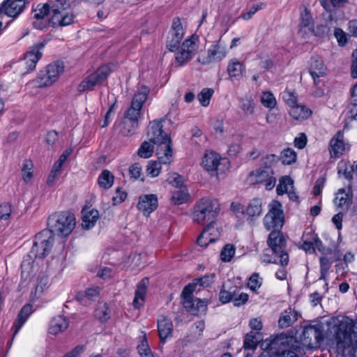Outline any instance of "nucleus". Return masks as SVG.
<instances>
[{"label": "nucleus", "instance_id": "e433bc0d", "mask_svg": "<svg viewBox=\"0 0 357 357\" xmlns=\"http://www.w3.org/2000/svg\"><path fill=\"white\" fill-rule=\"evenodd\" d=\"M188 199L189 194L187 188H181L172 192V202L175 205L185 203Z\"/></svg>", "mask_w": 357, "mask_h": 357}, {"label": "nucleus", "instance_id": "dca6fc26", "mask_svg": "<svg viewBox=\"0 0 357 357\" xmlns=\"http://www.w3.org/2000/svg\"><path fill=\"white\" fill-rule=\"evenodd\" d=\"M27 0H6L2 3L0 10L8 17H17L25 8Z\"/></svg>", "mask_w": 357, "mask_h": 357}, {"label": "nucleus", "instance_id": "9d476101", "mask_svg": "<svg viewBox=\"0 0 357 357\" xmlns=\"http://www.w3.org/2000/svg\"><path fill=\"white\" fill-rule=\"evenodd\" d=\"M270 209L264 218V225L267 230H279L284 224V215L282 205L278 202H273Z\"/></svg>", "mask_w": 357, "mask_h": 357}, {"label": "nucleus", "instance_id": "aec40b11", "mask_svg": "<svg viewBox=\"0 0 357 357\" xmlns=\"http://www.w3.org/2000/svg\"><path fill=\"white\" fill-rule=\"evenodd\" d=\"M138 210L143 212L145 215H149L158 207V197L155 195H142L139 197L137 204Z\"/></svg>", "mask_w": 357, "mask_h": 357}, {"label": "nucleus", "instance_id": "0e129e2a", "mask_svg": "<svg viewBox=\"0 0 357 357\" xmlns=\"http://www.w3.org/2000/svg\"><path fill=\"white\" fill-rule=\"evenodd\" d=\"M344 192L345 190L344 188L340 189L335 199V202L339 207H342L349 202L348 195H344Z\"/></svg>", "mask_w": 357, "mask_h": 357}, {"label": "nucleus", "instance_id": "79ce46f5", "mask_svg": "<svg viewBox=\"0 0 357 357\" xmlns=\"http://www.w3.org/2000/svg\"><path fill=\"white\" fill-rule=\"evenodd\" d=\"M33 82L36 86L39 88L50 86L55 82L48 74L46 75L45 70L40 71L38 77Z\"/></svg>", "mask_w": 357, "mask_h": 357}, {"label": "nucleus", "instance_id": "20e7f679", "mask_svg": "<svg viewBox=\"0 0 357 357\" xmlns=\"http://www.w3.org/2000/svg\"><path fill=\"white\" fill-rule=\"evenodd\" d=\"M49 229L57 235L68 236L74 229L76 221L73 213L69 211H62L54 213L48 218Z\"/></svg>", "mask_w": 357, "mask_h": 357}, {"label": "nucleus", "instance_id": "a19ab883", "mask_svg": "<svg viewBox=\"0 0 357 357\" xmlns=\"http://www.w3.org/2000/svg\"><path fill=\"white\" fill-rule=\"evenodd\" d=\"M196 286L197 284H195V280H193L192 283H189L184 287L181 294L184 307H190V306H191L190 305L191 303L190 300L194 298L192 293L195 290Z\"/></svg>", "mask_w": 357, "mask_h": 357}, {"label": "nucleus", "instance_id": "bf43d9fd", "mask_svg": "<svg viewBox=\"0 0 357 357\" xmlns=\"http://www.w3.org/2000/svg\"><path fill=\"white\" fill-rule=\"evenodd\" d=\"M167 181L170 185L176 188V189L186 188V186L183 185V177L177 173L171 174L167 179Z\"/></svg>", "mask_w": 357, "mask_h": 357}, {"label": "nucleus", "instance_id": "7c9ffc66", "mask_svg": "<svg viewBox=\"0 0 357 357\" xmlns=\"http://www.w3.org/2000/svg\"><path fill=\"white\" fill-rule=\"evenodd\" d=\"M227 71L231 79L237 78L245 71V66L237 59H232L228 63Z\"/></svg>", "mask_w": 357, "mask_h": 357}, {"label": "nucleus", "instance_id": "bb28decb", "mask_svg": "<svg viewBox=\"0 0 357 357\" xmlns=\"http://www.w3.org/2000/svg\"><path fill=\"white\" fill-rule=\"evenodd\" d=\"M149 279L143 278L137 284L135 291V295L133 300V305L135 308H139L144 305L145 297L146 295L147 285Z\"/></svg>", "mask_w": 357, "mask_h": 357}, {"label": "nucleus", "instance_id": "864d4df0", "mask_svg": "<svg viewBox=\"0 0 357 357\" xmlns=\"http://www.w3.org/2000/svg\"><path fill=\"white\" fill-rule=\"evenodd\" d=\"M214 91L211 89L205 88L203 89L201 92L198 94V99L200 104L206 107L209 105L211 98L212 97Z\"/></svg>", "mask_w": 357, "mask_h": 357}, {"label": "nucleus", "instance_id": "052dcab7", "mask_svg": "<svg viewBox=\"0 0 357 357\" xmlns=\"http://www.w3.org/2000/svg\"><path fill=\"white\" fill-rule=\"evenodd\" d=\"M262 284V278L259 277V273H253L249 278L248 286L249 288L255 291L260 288Z\"/></svg>", "mask_w": 357, "mask_h": 357}, {"label": "nucleus", "instance_id": "f03ea898", "mask_svg": "<svg viewBox=\"0 0 357 357\" xmlns=\"http://www.w3.org/2000/svg\"><path fill=\"white\" fill-rule=\"evenodd\" d=\"M147 135L149 141L157 145L158 159L165 165L169 164L172 160V144L168 135L162 130V121H151L147 128Z\"/></svg>", "mask_w": 357, "mask_h": 357}, {"label": "nucleus", "instance_id": "f3484780", "mask_svg": "<svg viewBox=\"0 0 357 357\" xmlns=\"http://www.w3.org/2000/svg\"><path fill=\"white\" fill-rule=\"evenodd\" d=\"M51 14L50 22L54 27L68 26L74 22L75 17L70 8L60 11L56 8L55 12Z\"/></svg>", "mask_w": 357, "mask_h": 357}, {"label": "nucleus", "instance_id": "a211bd4d", "mask_svg": "<svg viewBox=\"0 0 357 357\" xmlns=\"http://www.w3.org/2000/svg\"><path fill=\"white\" fill-rule=\"evenodd\" d=\"M341 254L340 250L335 249H327L325 255L320 257V270L321 277L320 279H325L328 272L331 266V264L337 260H340Z\"/></svg>", "mask_w": 357, "mask_h": 357}, {"label": "nucleus", "instance_id": "7ed1b4c3", "mask_svg": "<svg viewBox=\"0 0 357 357\" xmlns=\"http://www.w3.org/2000/svg\"><path fill=\"white\" fill-rule=\"evenodd\" d=\"M218 201L210 197L200 199L195 205L193 220L199 225H213L219 213Z\"/></svg>", "mask_w": 357, "mask_h": 357}, {"label": "nucleus", "instance_id": "3c124183", "mask_svg": "<svg viewBox=\"0 0 357 357\" xmlns=\"http://www.w3.org/2000/svg\"><path fill=\"white\" fill-rule=\"evenodd\" d=\"M33 164L30 160H24L23 165L22 167V178L24 182L28 183L33 177Z\"/></svg>", "mask_w": 357, "mask_h": 357}, {"label": "nucleus", "instance_id": "b1692460", "mask_svg": "<svg viewBox=\"0 0 357 357\" xmlns=\"http://www.w3.org/2000/svg\"><path fill=\"white\" fill-rule=\"evenodd\" d=\"M221 157L215 152L206 153L203 158L202 165L208 172H216L220 165Z\"/></svg>", "mask_w": 357, "mask_h": 357}, {"label": "nucleus", "instance_id": "6e6552de", "mask_svg": "<svg viewBox=\"0 0 357 357\" xmlns=\"http://www.w3.org/2000/svg\"><path fill=\"white\" fill-rule=\"evenodd\" d=\"M267 244L273 254L280 258V264L285 266L289 262V255L285 251L286 240L279 230L271 231L268 235Z\"/></svg>", "mask_w": 357, "mask_h": 357}, {"label": "nucleus", "instance_id": "2eb2a0df", "mask_svg": "<svg viewBox=\"0 0 357 357\" xmlns=\"http://www.w3.org/2000/svg\"><path fill=\"white\" fill-rule=\"evenodd\" d=\"M44 43H38L31 46L26 52L24 60L27 66V73L35 70L38 61L42 56V50L45 47Z\"/></svg>", "mask_w": 357, "mask_h": 357}, {"label": "nucleus", "instance_id": "f8f14e48", "mask_svg": "<svg viewBox=\"0 0 357 357\" xmlns=\"http://www.w3.org/2000/svg\"><path fill=\"white\" fill-rule=\"evenodd\" d=\"M249 178L252 183L264 184L268 190H272L276 183V178L274 176L273 169H262L261 167L252 171L249 174Z\"/></svg>", "mask_w": 357, "mask_h": 357}, {"label": "nucleus", "instance_id": "ea45409f", "mask_svg": "<svg viewBox=\"0 0 357 357\" xmlns=\"http://www.w3.org/2000/svg\"><path fill=\"white\" fill-rule=\"evenodd\" d=\"M94 316L101 322H105L110 318L109 310L107 303H100L98 304Z\"/></svg>", "mask_w": 357, "mask_h": 357}, {"label": "nucleus", "instance_id": "393cba45", "mask_svg": "<svg viewBox=\"0 0 357 357\" xmlns=\"http://www.w3.org/2000/svg\"><path fill=\"white\" fill-rule=\"evenodd\" d=\"M158 331L160 338L162 342L171 337L173 331V324L170 319L162 316L158 321Z\"/></svg>", "mask_w": 357, "mask_h": 357}, {"label": "nucleus", "instance_id": "6ab92c4d", "mask_svg": "<svg viewBox=\"0 0 357 357\" xmlns=\"http://www.w3.org/2000/svg\"><path fill=\"white\" fill-rule=\"evenodd\" d=\"M327 68L322 60L319 56H312L310 61L309 73L312 76L314 84L317 85L319 80V78L326 75Z\"/></svg>", "mask_w": 357, "mask_h": 357}, {"label": "nucleus", "instance_id": "2f4dec72", "mask_svg": "<svg viewBox=\"0 0 357 357\" xmlns=\"http://www.w3.org/2000/svg\"><path fill=\"white\" fill-rule=\"evenodd\" d=\"M297 319L298 312L289 309V311L285 310L281 314L278 320V324L280 328H285L293 324Z\"/></svg>", "mask_w": 357, "mask_h": 357}, {"label": "nucleus", "instance_id": "0eeeda50", "mask_svg": "<svg viewBox=\"0 0 357 357\" xmlns=\"http://www.w3.org/2000/svg\"><path fill=\"white\" fill-rule=\"evenodd\" d=\"M54 239V235L48 229L38 233L35 236L31 253L34 255L36 258L45 257L50 253Z\"/></svg>", "mask_w": 357, "mask_h": 357}, {"label": "nucleus", "instance_id": "8fccbe9b", "mask_svg": "<svg viewBox=\"0 0 357 357\" xmlns=\"http://www.w3.org/2000/svg\"><path fill=\"white\" fill-rule=\"evenodd\" d=\"M280 158L283 164L291 165L296 161V153L290 148L284 149L280 155Z\"/></svg>", "mask_w": 357, "mask_h": 357}, {"label": "nucleus", "instance_id": "cd10ccee", "mask_svg": "<svg viewBox=\"0 0 357 357\" xmlns=\"http://www.w3.org/2000/svg\"><path fill=\"white\" fill-rule=\"evenodd\" d=\"M69 325L68 320L63 316H56L50 322L49 333L52 335H57L64 331Z\"/></svg>", "mask_w": 357, "mask_h": 357}, {"label": "nucleus", "instance_id": "49530a36", "mask_svg": "<svg viewBox=\"0 0 357 357\" xmlns=\"http://www.w3.org/2000/svg\"><path fill=\"white\" fill-rule=\"evenodd\" d=\"M236 248L232 244L225 245L220 252V259L224 262H229L234 257Z\"/></svg>", "mask_w": 357, "mask_h": 357}, {"label": "nucleus", "instance_id": "e2e57ef3", "mask_svg": "<svg viewBox=\"0 0 357 357\" xmlns=\"http://www.w3.org/2000/svg\"><path fill=\"white\" fill-rule=\"evenodd\" d=\"M215 275H206L202 278L195 279V284L203 287H208L214 282Z\"/></svg>", "mask_w": 357, "mask_h": 357}, {"label": "nucleus", "instance_id": "c85d7f7f", "mask_svg": "<svg viewBox=\"0 0 357 357\" xmlns=\"http://www.w3.org/2000/svg\"><path fill=\"white\" fill-rule=\"evenodd\" d=\"M82 214V227L89 229L93 227L99 218V212L96 209H83Z\"/></svg>", "mask_w": 357, "mask_h": 357}, {"label": "nucleus", "instance_id": "a18cd8bd", "mask_svg": "<svg viewBox=\"0 0 357 357\" xmlns=\"http://www.w3.org/2000/svg\"><path fill=\"white\" fill-rule=\"evenodd\" d=\"M154 146L152 142L144 141L142 143L140 147L137 151V155L140 158H149L153 153Z\"/></svg>", "mask_w": 357, "mask_h": 357}, {"label": "nucleus", "instance_id": "c03bdc74", "mask_svg": "<svg viewBox=\"0 0 357 357\" xmlns=\"http://www.w3.org/2000/svg\"><path fill=\"white\" fill-rule=\"evenodd\" d=\"M260 341V335L257 332L248 333L244 340V347L246 349H254Z\"/></svg>", "mask_w": 357, "mask_h": 357}, {"label": "nucleus", "instance_id": "c756f323", "mask_svg": "<svg viewBox=\"0 0 357 357\" xmlns=\"http://www.w3.org/2000/svg\"><path fill=\"white\" fill-rule=\"evenodd\" d=\"M239 291L238 287L233 285L231 282L225 284L220 292V301L222 303H227L233 301V298Z\"/></svg>", "mask_w": 357, "mask_h": 357}, {"label": "nucleus", "instance_id": "39448f33", "mask_svg": "<svg viewBox=\"0 0 357 357\" xmlns=\"http://www.w3.org/2000/svg\"><path fill=\"white\" fill-rule=\"evenodd\" d=\"M199 36L192 34L178 46L175 52V61L179 66H185L192 60L198 52L199 47Z\"/></svg>", "mask_w": 357, "mask_h": 357}, {"label": "nucleus", "instance_id": "69168bd1", "mask_svg": "<svg viewBox=\"0 0 357 357\" xmlns=\"http://www.w3.org/2000/svg\"><path fill=\"white\" fill-rule=\"evenodd\" d=\"M282 98L285 102L290 107L296 105L297 96L294 92L286 91L283 92Z\"/></svg>", "mask_w": 357, "mask_h": 357}, {"label": "nucleus", "instance_id": "6e6d98bb", "mask_svg": "<svg viewBox=\"0 0 357 357\" xmlns=\"http://www.w3.org/2000/svg\"><path fill=\"white\" fill-rule=\"evenodd\" d=\"M299 26L301 28L307 27L309 29H311L312 26V18L310 11L307 8L301 13Z\"/></svg>", "mask_w": 357, "mask_h": 357}, {"label": "nucleus", "instance_id": "58836bf2", "mask_svg": "<svg viewBox=\"0 0 357 357\" xmlns=\"http://www.w3.org/2000/svg\"><path fill=\"white\" fill-rule=\"evenodd\" d=\"M239 107L245 114L252 115L255 112V103L251 96H245L239 100Z\"/></svg>", "mask_w": 357, "mask_h": 357}, {"label": "nucleus", "instance_id": "423d86ee", "mask_svg": "<svg viewBox=\"0 0 357 357\" xmlns=\"http://www.w3.org/2000/svg\"><path fill=\"white\" fill-rule=\"evenodd\" d=\"M112 70L109 65L102 66L95 72L86 77L77 86V91L80 93L92 91L102 84L111 73Z\"/></svg>", "mask_w": 357, "mask_h": 357}, {"label": "nucleus", "instance_id": "412c9836", "mask_svg": "<svg viewBox=\"0 0 357 357\" xmlns=\"http://www.w3.org/2000/svg\"><path fill=\"white\" fill-rule=\"evenodd\" d=\"M344 135L340 130L337 131L330 141L329 152L331 157L333 158H340L345 151L344 142Z\"/></svg>", "mask_w": 357, "mask_h": 357}, {"label": "nucleus", "instance_id": "9b49d317", "mask_svg": "<svg viewBox=\"0 0 357 357\" xmlns=\"http://www.w3.org/2000/svg\"><path fill=\"white\" fill-rule=\"evenodd\" d=\"M184 35L185 29L181 20L178 17H174L167 36L166 42L167 48L170 52L176 51V50L178 49V46L181 44Z\"/></svg>", "mask_w": 357, "mask_h": 357}, {"label": "nucleus", "instance_id": "ddd939ff", "mask_svg": "<svg viewBox=\"0 0 357 357\" xmlns=\"http://www.w3.org/2000/svg\"><path fill=\"white\" fill-rule=\"evenodd\" d=\"M48 3L38 4L33 10V21L32 22L34 28L43 30L48 27L50 24L47 15L50 13Z\"/></svg>", "mask_w": 357, "mask_h": 357}, {"label": "nucleus", "instance_id": "37998d69", "mask_svg": "<svg viewBox=\"0 0 357 357\" xmlns=\"http://www.w3.org/2000/svg\"><path fill=\"white\" fill-rule=\"evenodd\" d=\"M138 128V122L124 119L122 122L120 132L124 136L132 135Z\"/></svg>", "mask_w": 357, "mask_h": 357}, {"label": "nucleus", "instance_id": "4c0bfd02", "mask_svg": "<svg viewBox=\"0 0 357 357\" xmlns=\"http://www.w3.org/2000/svg\"><path fill=\"white\" fill-rule=\"evenodd\" d=\"M114 183V176L109 170H103L99 175L98 183L104 189L110 188Z\"/></svg>", "mask_w": 357, "mask_h": 357}, {"label": "nucleus", "instance_id": "4be33fe9", "mask_svg": "<svg viewBox=\"0 0 357 357\" xmlns=\"http://www.w3.org/2000/svg\"><path fill=\"white\" fill-rule=\"evenodd\" d=\"M219 237V232L213 225H207L197 238V244L206 247L209 243L215 242Z\"/></svg>", "mask_w": 357, "mask_h": 357}, {"label": "nucleus", "instance_id": "09e8293b", "mask_svg": "<svg viewBox=\"0 0 357 357\" xmlns=\"http://www.w3.org/2000/svg\"><path fill=\"white\" fill-rule=\"evenodd\" d=\"M47 3L51 13L55 12L56 8L59 11L70 8L69 0H50Z\"/></svg>", "mask_w": 357, "mask_h": 357}, {"label": "nucleus", "instance_id": "a878e982", "mask_svg": "<svg viewBox=\"0 0 357 357\" xmlns=\"http://www.w3.org/2000/svg\"><path fill=\"white\" fill-rule=\"evenodd\" d=\"M33 312V306L30 304L25 305L20 310L17 319L14 322L12 326V331H13V336H15L23 324L28 319L29 317Z\"/></svg>", "mask_w": 357, "mask_h": 357}, {"label": "nucleus", "instance_id": "774afa93", "mask_svg": "<svg viewBox=\"0 0 357 357\" xmlns=\"http://www.w3.org/2000/svg\"><path fill=\"white\" fill-rule=\"evenodd\" d=\"M351 76L354 79L357 78V49L351 55Z\"/></svg>", "mask_w": 357, "mask_h": 357}, {"label": "nucleus", "instance_id": "5701e85b", "mask_svg": "<svg viewBox=\"0 0 357 357\" xmlns=\"http://www.w3.org/2000/svg\"><path fill=\"white\" fill-rule=\"evenodd\" d=\"M303 340L308 344H319L324 340V335L319 326H309L303 332Z\"/></svg>", "mask_w": 357, "mask_h": 357}, {"label": "nucleus", "instance_id": "13d9d810", "mask_svg": "<svg viewBox=\"0 0 357 357\" xmlns=\"http://www.w3.org/2000/svg\"><path fill=\"white\" fill-rule=\"evenodd\" d=\"M278 161V157L275 154H268L261 159L262 169H273Z\"/></svg>", "mask_w": 357, "mask_h": 357}, {"label": "nucleus", "instance_id": "f257e3e1", "mask_svg": "<svg viewBox=\"0 0 357 357\" xmlns=\"http://www.w3.org/2000/svg\"><path fill=\"white\" fill-rule=\"evenodd\" d=\"M334 344L338 354L357 357V333L347 321H340L334 326Z\"/></svg>", "mask_w": 357, "mask_h": 357}, {"label": "nucleus", "instance_id": "de8ad7c7", "mask_svg": "<svg viewBox=\"0 0 357 357\" xmlns=\"http://www.w3.org/2000/svg\"><path fill=\"white\" fill-rule=\"evenodd\" d=\"M260 100L263 106L269 109L274 108L277 104L276 99L271 91L262 92Z\"/></svg>", "mask_w": 357, "mask_h": 357}, {"label": "nucleus", "instance_id": "1a4fd4ad", "mask_svg": "<svg viewBox=\"0 0 357 357\" xmlns=\"http://www.w3.org/2000/svg\"><path fill=\"white\" fill-rule=\"evenodd\" d=\"M149 91V89L146 86L139 88L132 98L130 107L125 113L124 119L138 122L142 106L147 99Z\"/></svg>", "mask_w": 357, "mask_h": 357}, {"label": "nucleus", "instance_id": "603ef678", "mask_svg": "<svg viewBox=\"0 0 357 357\" xmlns=\"http://www.w3.org/2000/svg\"><path fill=\"white\" fill-rule=\"evenodd\" d=\"M347 0H321L322 7L328 12H331L335 8L342 6Z\"/></svg>", "mask_w": 357, "mask_h": 357}, {"label": "nucleus", "instance_id": "72a5a7b5", "mask_svg": "<svg viewBox=\"0 0 357 357\" xmlns=\"http://www.w3.org/2000/svg\"><path fill=\"white\" fill-rule=\"evenodd\" d=\"M262 202L259 198L252 199L245 210V214L248 218H253L255 216H259L262 211Z\"/></svg>", "mask_w": 357, "mask_h": 357}, {"label": "nucleus", "instance_id": "4468645a", "mask_svg": "<svg viewBox=\"0 0 357 357\" xmlns=\"http://www.w3.org/2000/svg\"><path fill=\"white\" fill-rule=\"evenodd\" d=\"M227 55V50L222 43L221 39L213 44L207 50V56L198 61L203 64H208L213 61H220Z\"/></svg>", "mask_w": 357, "mask_h": 357}, {"label": "nucleus", "instance_id": "4d7b16f0", "mask_svg": "<svg viewBox=\"0 0 357 357\" xmlns=\"http://www.w3.org/2000/svg\"><path fill=\"white\" fill-rule=\"evenodd\" d=\"M161 164H164L160 162L158 159V162L157 161H150L146 167V172L149 175L152 177H155L159 175L161 169Z\"/></svg>", "mask_w": 357, "mask_h": 357}, {"label": "nucleus", "instance_id": "5fc2aeb1", "mask_svg": "<svg viewBox=\"0 0 357 357\" xmlns=\"http://www.w3.org/2000/svg\"><path fill=\"white\" fill-rule=\"evenodd\" d=\"M292 185L291 179L288 176L282 177L279 181V184L276 188L278 195H283L287 192L289 188Z\"/></svg>", "mask_w": 357, "mask_h": 357}, {"label": "nucleus", "instance_id": "680f3d73", "mask_svg": "<svg viewBox=\"0 0 357 357\" xmlns=\"http://www.w3.org/2000/svg\"><path fill=\"white\" fill-rule=\"evenodd\" d=\"M137 349L139 354L142 357H153L151 349L148 344L147 340L145 336H144V338L142 340L141 344L138 345Z\"/></svg>", "mask_w": 357, "mask_h": 357}, {"label": "nucleus", "instance_id": "338daca9", "mask_svg": "<svg viewBox=\"0 0 357 357\" xmlns=\"http://www.w3.org/2000/svg\"><path fill=\"white\" fill-rule=\"evenodd\" d=\"M334 35L340 46H344L348 42L347 33L342 29L337 28L334 31Z\"/></svg>", "mask_w": 357, "mask_h": 357}, {"label": "nucleus", "instance_id": "c9c22d12", "mask_svg": "<svg viewBox=\"0 0 357 357\" xmlns=\"http://www.w3.org/2000/svg\"><path fill=\"white\" fill-rule=\"evenodd\" d=\"M190 307H185L187 311L192 314H198L199 312H205L207 307V301L199 299L197 298L190 300Z\"/></svg>", "mask_w": 357, "mask_h": 357}, {"label": "nucleus", "instance_id": "473e14b6", "mask_svg": "<svg viewBox=\"0 0 357 357\" xmlns=\"http://www.w3.org/2000/svg\"><path fill=\"white\" fill-rule=\"evenodd\" d=\"M290 116L296 120H303L311 114V110L304 105H295L289 110Z\"/></svg>", "mask_w": 357, "mask_h": 357}, {"label": "nucleus", "instance_id": "f704fd0d", "mask_svg": "<svg viewBox=\"0 0 357 357\" xmlns=\"http://www.w3.org/2000/svg\"><path fill=\"white\" fill-rule=\"evenodd\" d=\"M63 63L59 61L49 64L45 69L46 75L48 74L54 82L57 81L59 76L63 73Z\"/></svg>", "mask_w": 357, "mask_h": 357}]
</instances>
